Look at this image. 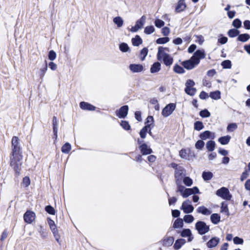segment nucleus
I'll return each instance as SVG.
<instances>
[{"mask_svg": "<svg viewBox=\"0 0 250 250\" xmlns=\"http://www.w3.org/2000/svg\"><path fill=\"white\" fill-rule=\"evenodd\" d=\"M10 160V166L16 173L19 175L22 164V155L20 144V139L17 136H14L12 139L11 153Z\"/></svg>", "mask_w": 250, "mask_h": 250, "instance_id": "1", "label": "nucleus"}, {"mask_svg": "<svg viewBox=\"0 0 250 250\" xmlns=\"http://www.w3.org/2000/svg\"><path fill=\"white\" fill-rule=\"evenodd\" d=\"M195 229L199 234L203 235L209 231V226L205 222L199 221L195 225Z\"/></svg>", "mask_w": 250, "mask_h": 250, "instance_id": "2", "label": "nucleus"}, {"mask_svg": "<svg viewBox=\"0 0 250 250\" xmlns=\"http://www.w3.org/2000/svg\"><path fill=\"white\" fill-rule=\"evenodd\" d=\"M216 194L218 196L226 200H230L232 197L229 189L225 187H222L217 190L216 192Z\"/></svg>", "mask_w": 250, "mask_h": 250, "instance_id": "3", "label": "nucleus"}, {"mask_svg": "<svg viewBox=\"0 0 250 250\" xmlns=\"http://www.w3.org/2000/svg\"><path fill=\"white\" fill-rule=\"evenodd\" d=\"M146 19L145 16L144 15L142 16L139 20L136 21L135 25L131 28L130 31L131 32H136L139 29H141L145 23Z\"/></svg>", "mask_w": 250, "mask_h": 250, "instance_id": "4", "label": "nucleus"}, {"mask_svg": "<svg viewBox=\"0 0 250 250\" xmlns=\"http://www.w3.org/2000/svg\"><path fill=\"white\" fill-rule=\"evenodd\" d=\"M175 108L176 104H168L162 110V115L165 117H167L172 113Z\"/></svg>", "mask_w": 250, "mask_h": 250, "instance_id": "5", "label": "nucleus"}, {"mask_svg": "<svg viewBox=\"0 0 250 250\" xmlns=\"http://www.w3.org/2000/svg\"><path fill=\"white\" fill-rule=\"evenodd\" d=\"M182 64L187 69L190 70L198 65V62L191 57L189 60L183 62Z\"/></svg>", "mask_w": 250, "mask_h": 250, "instance_id": "6", "label": "nucleus"}, {"mask_svg": "<svg viewBox=\"0 0 250 250\" xmlns=\"http://www.w3.org/2000/svg\"><path fill=\"white\" fill-rule=\"evenodd\" d=\"M180 209L183 210L184 213L188 214L193 212L194 207L191 205L190 201L187 200L182 203Z\"/></svg>", "mask_w": 250, "mask_h": 250, "instance_id": "7", "label": "nucleus"}, {"mask_svg": "<svg viewBox=\"0 0 250 250\" xmlns=\"http://www.w3.org/2000/svg\"><path fill=\"white\" fill-rule=\"evenodd\" d=\"M169 51L168 48L163 47L162 46H159L158 47V51L157 53V59L159 61H162L165 58L168 56L169 54L167 53Z\"/></svg>", "mask_w": 250, "mask_h": 250, "instance_id": "8", "label": "nucleus"}, {"mask_svg": "<svg viewBox=\"0 0 250 250\" xmlns=\"http://www.w3.org/2000/svg\"><path fill=\"white\" fill-rule=\"evenodd\" d=\"M128 110V106L127 105L123 106L116 111V115L120 118H124L126 116Z\"/></svg>", "mask_w": 250, "mask_h": 250, "instance_id": "9", "label": "nucleus"}, {"mask_svg": "<svg viewBox=\"0 0 250 250\" xmlns=\"http://www.w3.org/2000/svg\"><path fill=\"white\" fill-rule=\"evenodd\" d=\"M199 137L202 140H206L208 139H214L215 138V135L214 132L206 130L201 133Z\"/></svg>", "mask_w": 250, "mask_h": 250, "instance_id": "10", "label": "nucleus"}, {"mask_svg": "<svg viewBox=\"0 0 250 250\" xmlns=\"http://www.w3.org/2000/svg\"><path fill=\"white\" fill-rule=\"evenodd\" d=\"M206 54L204 50H198L193 54L191 57L194 58L195 61H198V64L200 63V60L205 58Z\"/></svg>", "mask_w": 250, "mask_h": 250, "instance_id": "11", "label": "nucleus"}, {"mask_svg": "<svg viewBox=\"0 0 250 250\" xmlns=\"http://www.w3.org/2000/svg\"><path fill=\"white\" fill-rule=\"evenodd\" d=\"M23 218L26 223L30 224L35 220V214L32 211H27L24 214Z\"/></svg>", "mask_w": 250, "mask_h": 250, "instance_id": "12", "label": "nucleus"}, {"mask_svg": "<svg viewBox=\"0 0 250 250\" xmlns=\"http://www.w3.org/2000/svg\"><path fill=\"white\" fill-rule=\"evenodd\" d=\"M199 192V189L197 187H195L191 188H186L185 191L182 196L184 198H187L192 194L198 193Z\"/></svg>", "mask_w": 250, "mask_h": 250, "instance_id": "13", "label": "nucleus"}, {"mask_svg": "<svg viewBox=\"0 0 250 250\" xmlns=\"http://www.w3.org/2000/svg\"><path fill=\"white\" fill-rule=\"evenodd\" d=\"M185 171V170L183 167H176L175 171V177L176 182H177L178 181H181L182 175L184 174Z\"/></svg>", "mask_w": 250, "mask_h": 250, "instance_id": "14", "label": "nucleus"}, {"mask_svg": "<svg viewBox=\"0 0 250 250\" xmlns=\"http://www.w3.org/2000/svg\"><path fill=\"white\" fill-rule=\"evenodd\" d=\"M139 148L143 155H148L152 152V149L146 144H141Z\"/></svg>", "mask_w": 250, "mask_h": 250, "instance_id": "15", "label": "nucleus"}, {"mask_svg": "<svg viewBox=\"0 0 250 250\" xmlns=\"http://www.w3.org/2000/svg\"><path fill=\"white\" fill-rule=\"evenodd\" d=\"M130 70L133 73H139L143 70L144 67L140 64H131L129 66Z\"/></svg>", "mask_w": 250, "mask_h": 250, "instance_id": "16", "label": "nucleus"}, {"mask_svg": "<svg viewBox=\"0 0 250 250\" xmlns=\"http://www.w3.org/2000/svg\"><path fill=\"white\" fill-rule=\"evenodd\" d=\"M183 237H188V242H191L193 240V236L191 230L189 229H184L181 233Z\"/></svg>", "mask_w": 250, "mask_h": 250, "instance_id": "17", "label": "nucleus"}, {"mask_svg": "<svg viewBox=\"0 0 250 250\" xmlns=\"http://www.w3.org/2000/svg\"><path fill=\"white\" fill-rule=\"evenodd\" d=\"M174 239L171 236H165L162 240L163 245L165 247H169L172 245Z\"/></svg>", "mask_w": 250, "mask_h": 250, "instance_id": "18", "label": "nucleus"}, {"mask_svg": "<svg viewBox=\"0 0 250 250\" xmlns=\"http://www.w3.org/2000/svg\"><path fill=\"white\" fill-rule=\"evenodd\" d=\"M80 107L83 110L93 111L95 109V107L90 104L84 102H82L80 104Z\"/></svg>", "mask_w": 250, "mask_h": 250, "instance_id": "19", "label": "nucleus"}, {"mask_svg": "<svg viewBox=\"0 0 250 250\" xmlns=\"http://www.w3.org/2000/svg\"><path fill=\"white\" fill-rule=\"evenodd\" d=\"M186 8V5L184 0H180L176 7L175 10L177 12H180L184 11Z\"/></svg>", "mask_w": 250, "mask_h": 250, "instance_id": "20", "label": "nucleus"}, {"mask_svg": "<svg viewBox=\"0 0 250 250\" xmlns=\"http://www.w3.org/2000/svg\"><path fill=\"white\" fill-rule=\"evenodd\" d=\"M197 212L205 215H209L211 213V211L204 206H201L197 209Z\"/></svg>", "mask_w": 250, "mask_h": 250, "instance_id": "21", "label": "nucleus"}, {"mask_svg": "<svg viewBox=\"0 0 250 250\" xmlns=\"http://www.w3.org/2000/svg\"><path fill=\"white\" fill-rule=\"evenodd\" d=\"M219 241V238L213 237L207 243V246L209 248L215 247L217 245Z\"/></svg>", "mask_w": 250, "mask_h": 250, "instance_id": "22", "label": "nucleus"}, {"mask_svg": "<svg viewBox=\"0 0 250 250\" xmlns=\"http://www.w3.org/2000/svg\"><path fill=\"white\" fill-rule=\"evenodd\" d=\"M210 221L214 225L218 224L221 221V217L218 213H213L210 216Z\"/></svg>", "mask_w": 250, "mask_h": 250, "instance_id": "23", "label": "nucleus"}, {"mask_svg": "<svg viewBox=\"0 0 250 250\" xmlns=\"http://www.w3.org/2000/svg\"><path fill=\"white\" fill-rule=\"evenodd\" d=\"M183 220L181 218H178L174 221L173 224V227L174 229L182 228L183 227Z\"/></svg>", "mask_w": 250, "mask_h": 250, "instance_id": "24", "label": "nucleus"}, {"mask_svg": "<svg viewBox=\"0 0 250 250\" xmlns=\"http://www.w3.org/2000/svg\"><path fill=\"white\" fill-rule=\"evenodd\" d=\"M231 139V137L229 135H227L225 136L221 137L218 139V142L223 145H225L228 144L230 140Z\"/></svg>", "mask_w": 250, "mask_h": 250, "instance_id": "25", "label": "nucleus"}, {"mask_svg": "<svg viewBox=\"0 0 250 250\" xmlns=\"http://www.w3.org/2000/svg\"><path fill=\"white\" fill-rule=\"evenodd\" d=\"M186 243V240L184 239H179L176 241L174 247L175 250L180 249L183 245Z\"/></svg>", "mask_w": 250, "mask_h": 250, "instance_id": "26", "label": "nucleus"}, {"mask_svg": "<svg viewBox=\"0 0 250 250\" xmlns=\"http://www.w3.org/2000/svg\"><path fill=\"white\" fill-rule=\"evenodd\" d=\"M161 69V64L158 62L153 63L150 68V72L152 73L158 72Z\"/></svg>", "mask_w": 250, "mask_h": 250, "instance_id": "27", "label": "nucleus"}, {"mask_svg": "<svg viewBox=\"0 0 250 250\" xmlns=\"http://www.w3.org/2000/svg\"><path fill=\"white\" fill-rule=\"evenodd\" d=\"M132 43L134 46H139L142 43V40L138 35H136L134 38L131 40Z\"/></svg>", "mask_w": 250, "mask_h": 250, "instance_id": "28", "label": "nucleus"}, {"mask_svg": "<svg viewBox=\"0 0 250 250\" xmlns=\"http://www.w3.org/2000/svg\"><path fill=\"white\" fill-rule=\"evenodd\" d=\"M215 147V143L213 141H209L206 143V148L208 151H212Z\"/></svg>", "mask_w": 250, "mask_h": 250, "instance_id": "29", "label": "nucleus"}, {"mask_svg": "<svg viewBox=\"0 0 250 250\" xmlns=\"http://www.w3.org/2000/svg\"><path fill=\"white\" fill-rule=\"evenodd\" d=\"M250 39V36L248 34H242L238 36L237 40L242 42H246Z\"/></svg>", "mask_w": 250, "mask_h": 250, "instance_id": "30", "label": "nucleus"}, {"mask_svg": "<svg viewBox=\"0 0 250 250\" xmlns=\"http://www.w3.org/2000/svg\"><path fill=\"white\" fill-rule=\"evenodd\" d=\"M162 61L164 62V63L166 65L170 66L173 63V60L172 57L170 55H169L168 56H167V57L163 59Z\"/></svg>", "mask_w": 250, "mask_h": 250, "instance_id": "31", "label": "nucleus"}, {"mask_svg": "<svg viewBox=\"0 0 250 250\" xmlns=\"http://www.w3.org/2000/svg\"><path fill=\"white\" fill-rule=\"evenodd\" d=\"M213 177V174L210 171H204L202 173V177L205 181L210 180Z\"/></svg>", "mask_w": 250, "mask_h": 250, "instance_id": "32", "label": "nucleus"}, {"mask_svg": "<svg viewBox=\"0 0 250 250\" xmlns=\"http://www.w3.org/2000/svg\"><path fill=\"white\" fill-rule=\"evenodd\" d=\"M176 183L177 186L176 191L179 192L181 195H182L186 189L185 187L181 185V181H178L177 182H176Z\"/></svg>", "mask_w": 250, "mask_h": 250, "instance_id": "33", "label": "nucleus"}, {"mask_svg": "<svg viewBox=\"0 0 250 250\" xmlns=\"http://www.w3.org/2000/svg\"><path fill=\"white\" fill-rule=\"evenodd\" d=\"M221 212L222 213H225L227 216H229V210L227 206V204L224 202H222L221 207Z\"/></svg>", "mask_w": 250, "mask_h": 250, "instance_id": "34", "label": "nucleus"}, {"mask_svg": "<svg viewBox=\"0 0 250 250\" xmlns=\"http://www.w3.org/2000/svg\"><path fill=\"white\" fill-rule=\"evenodd\" d=\"M71 149V145L68 143H66L62 147V151L64 153H68Z\"/></svg>", "mask_w": 250, "mask_h": 250, "instance_id": "35", "label": "nucleus"}, {"mask_svg": "<svg viewBox=\"0 0 250 250\" xmlns=\"http://www.w3.org/2000/svg\"><path fill=\"white\" fill-rule=\"evenodd\" d=\"M123 20L120 17H116L113 19V22L117 25L118 27H121L123 24Z\"/></svg>", "mask_w": 250, "mask_h": 250, "instance_id": "36", "label": "nucleus"}, {"mask_svg": "<svg viewBox=\"0 0 250 250\" xmlns=\"http://www.w3.org/2000/svg\"><path fill=\"white\" fill-rule=\"evenodd\" d=\"M185 91L187 94L193 96L195 94L196 90L193 87H186Z\"/></svg>", "mask_w": 250, "mask_h": 250, "instance_id": "37", "label": "nucleus"}, {"mask_svg": "<svg viewBox=\"0 0 250 250\" xmlns=\"http://www.w3.org/2000/svg\"><path fill=\"white\" fill-rule=\"evenodd\" d=\"M221 93L219 91L217 90L210 93L209 96L213 99L218 100L220 99Z\"/></svg>", "mask_w": 250, "mask_h": 250, "instance_id": "38", "label": "nucleus"}, {"mask_svg": "<svg viewBox=\"0 0 250 250\" xmlns=\"http://www.w3.org/2000/svg\"><path fill=\"white\" fill-rule=\"evenodd\" d=\"M148 52V49L146 47H145L141 50L139 56L141 61H144L145 60L146 57L147 55Z\"/></svg>", "mask_w": 250, "mask_h": 250, "instance_id": "39", "label": "nucleus"}, {"mask_svg": "<svg viewBox=\"0 0 250 250\" xmlns=\"http://www.w3.org/2000/svg\"><path fill=\"white\" fill-rule=\"evenodd\" d=\"M239 31L236 29H230L228 33V36L231 38H234L238 35Z\"/></svg>", "mask_w": 250, "mask_h": 250, "instance_id": "40", "label": "nucleus"}, {"mask_svg": "<svg viewBox=\"0 0 250 250\" xmlns=\"http://www.w3.org/2000/svg\"><path fill=\"white\" fill-rule=\"evenodd\" d=\"M47 70V64L46 62H45V64L44 67L42 68H41L40 69V71L39 72V76L41 79H42L43 78Z\"/></svg>", "mask_w": 250, "mask_h": 250, "instance_id": "41", "label": "nucleus"}, {"mask_svg": "<svg viewBox=\"0 0 250 250\" xmlns=\"http://www.w3.org/2000/svg\"><path fill=\"white\" fill-rule=\"evenodd\" d=\"M174 71L178 74H183L185 73L184 69L178 64H175L173 67Z\"/></svg>", "mask_w": 250, "mask_h": 250, "instance_id": "42", "label": "nucleus"}, {"mask_svg": "<svg viewBox=\"0 0 250 250\" xmlns=\"http://www.w3.org/2000/svg\"><path fill=\"white\" fill-rule=\"evenodd\" d=\"M148 129H149V125H146V126L141 130L140 135L142 138L144 139L146 138V132L148 131Z\"/></svg>", "mask_w": 250, "mask_h": 250, "instance_id": "43", "label": "nucleus"}, {"mask_svg": "<svg viewBox=\"0 0 250 250\" xmlns=\"http://www.w3.org/2000/svg\"><path fill=\"white\" fill-rule=\"evenodd\" d=\"M204 146H205V143L201 139V140H199L196 142V143L195 144V147L197 149L201 150L203 148Z\"/></svg>", "mask_w": 250, "mask_h": 250, "instance_id": "44", "label": "nucleus"}, {"mask_svg": "<svg viewBox=\"0 0 250 250\" xmlns=\"http://www.w3.org/2000/svg\"><path fill=\"white\" fill-rule=\"evenodd\" d=\"M194 38H195V42L200 45L202 44L204 42V38L202 35H194Z\"/></svg>", "mask_w": 250, "mask_h": 250, "instance_id": "45", "label": "nucleus"}, {"mask_svg": "<svg viewBox=\"0 0 250 250\" xmlns=\"http://www.w3.org/2000/svg\"><path fill=\"white\" fill-rule=\"evenodd\" d=\"M204 128V125L201 122L197 121L194 123V128L195 130L199 131Z\"/></svg>", "mask_w": 250, "mask_h": 250, "instance_id": "46", "label": "nucleus"}, {"mask_svg": "<svg viewBox=\"0 0 250 250\" xmlns=\"http://www.w3.org/2000/svg\"><path fill=\"white\" fill-rule=\"evenodd\" d=\"M184 220L187 223H191L194 221V218L191 215H186L184 217Z\"/></svg>", "mask_w": 250, "mask_h": 250, "instance_id": "47", "label": "nucleus"}, {"mask_svg": "<svg viewBox=\"0 0 250 250\" xmlns=\"http://www.w3.org/2000/svg\"><path fill=\"white\" fill-rule=\"evenodd\" d=\"M154 31L155 28L153 26H147L145 28L144 33L146 34H150L153 33Z\"/></svg>", "mask_w": 250, "mask_h": 250, "instance_id": "48", "label": "nucleus"}, {"mask_svg": "<svg viewBox=\"0 0 250 250\" xmlns=\"http://www.w3.org/2000/svg\"><path fill=\"white\" fill-rule=\"evenodd\" d=\"M169 41V39L168 37H163L158 39L156 40L157 44H164Z\"/></svg>", "mask_w": 250, "mask_h": 250, "instance_id": "49", "label": "nucleus"}, {"mask_svg": "<svg viewBox=\"0 0 250 250\" xmlns=\"http://www.w3.org/2000/svg\"><path fill=\"white\" fill-rule=\"evenodd\" d=\"M183 182L187 186H191L192 185V180L189 177H185L183 179Z\"/></svg>", "mask_w": 250, "mask_h": 250, "instance_id": "50", "label": "nucleus"}, {"mask_svg": "<svg viewBox=\"0 0 250 250\" xmlns=\"http://www.w3.org/2000/svg\"><path fill=\"white\" fill-rule=\"evenodd\" d=\"M237 128V125L236 123H231L229 124L227 126V130L228 131L232 132Z\"/></svg>", "mask_w": 250, "mask_h": 250, "instance_id": "51", "label": "nucleus"}, {"mask_svg": "<svg viewBox=\"0 0 250 250\" xmlns=\"http://www.w3.org/2000/svg\"><path fill=\"white\" fill-rule=\"evenodd\" d=\"M52 124L53 126V132L56 133L58 132V121L55 116H54L53 118Z\"/></svg>", "mask_w": 250, "mask_h": 250, "instance_id": "52", "label": "nucleus"}, {"mask_svg": "<svg viewBox=\"0 0 250 250\" xmlns=\"http://www.w3.org/2000/svg\"><path fill=\"white\" fill-rule=\"evenodd\" d=\"M154 119L151 116H148L146 120V125H150V126L153 127Z\"/></svg>", "mask_w": 250, "mask_h": 250, "instance_id": "53", "label": "nucleus"}, {"mask_svg": "<svg viewBox=\"0 0 250 250\" xmlns=\"http://www.w3.org/2000/svg\"><path fill=\"white\" fill-rule=\"evenodd\" d=\"M52 232L54 235V237L55 239V240L58 242H59V240L60 239V236L59 234L58 230L57 228L53 229H52Z\"/></svg>", "mask_w": 250, "mask_h": 250, "instance_id": "54", "label": "nucleus"}, {"mask_svg": "<svg viewBox=\"0 0 250 250\" xmlns=\"http://www.w3.org/2000/svg\"><path fill=\"white\" fill-rule=\"evenodd\" d=\"M22 185L25 187H28L30 185V180L28 177L26 176L23 178Z\"/></svg>", "mask_w": 250, "mask_h": 250, "instance_id": "55", "label": "nucleus"}, {"mask_svg": "<svg viewBox=\"0 0 250 250\" xmlns=\"http://www.w3.org/2000/svg\"><path fill=\"white\" fill-rule=\"evenodd\" d=\"M222 65L224 68H230L231 66V62L229 60H225L222 62Z\"/></svg>", "mask_w": 250, "mask_h": 250, "instance_id": "56", "label": "nucleus"}, {"mask_svg": "<svg viewBox=\"0 0 250 250\" xmlns=\"http://www.w3.org/2000/svg\"><path fill=\"white\" fill-rule=\"evenodd\" d=\"M241 21L238 19H236L234 20L232 22V25L236 28H239L241 26Z\"/></svg>", "mask_w": 250, "mask_h": 250, "instance_id": "57", "label": "nucleus"}, {"mask_svg": "<svg viewBox=\"0 0 250 250\" xmlns=\"http://www.w3.org/2000/svg\"><path fill=\"white\" fill-rule=\"evenodd\" d=\"M200 115L204 118L208 117L210 116V113L207 109H204L200 111Z\"/></svg>", "mask_w": 250, "mask_h": 250, "instance_id": "58", "label": "nucleus"}, {"mask_svg": "<svg viewBox=\"0 0 250 250\" xmlns=\"http://www.w3.org/2000/svg\"><path fill=\"white\" fill-rule=\"evenodd\" d=\"M120 50L124 52H127L129 49V47L126 43H122L120 45Z\"/></svg>", "mask_w": 250, "mask_h": 250, "instance_id": "59", "label": "nucleus"}, {"mask_svg": "<svg viewBox=\"0 0 250 250\" xmlns=\"http://www.w3.org/2000/svg\"><path fill=\"white\" fill-rule=\"evenodd\" d=\"M45 210L47 212L52 215H54L56 212L54 208L50 206H46L45 207Z\"/></svg>", "mask_w": 250, "mask_h": 250, "instance_id": "60", "label": "nucleus"}, {"mask_svg": "<svg viewBox=\"0 0 250 250\" xmlns=\"http://www.w3.org/2000/svg\"><path fill=\"white\" fill-rule=\"evenodd\" d=\"M121 125L125 130H129L130 127L128 123L125 121H122L121 122Z\"/></svg>", "mask_w": 250, "mask_h": 250, "instance_id": "61", "label": "nucleus"}, {"mask_svg": "<svg viewBox=\"0 0 250 250\" xmlns=\"http://www.w3.org/2000/svg\"><path fill=\"white\" fill-rule=\"evenodd\" d=\"M48 58L51 61H53L56 58V54L53 50L49 51Z\"/></svg>", "mask_w": 250, "mask_h": 250, "instance_id": "62", "label": "nucleus"}, {"mask_svg": "<svg viewBox=\"0 0 250 250\" xmlns=\"http://www.w3.org/2000/svg\"><path fill=\"white\" fill-rule=\"evenodd\" d=\"M164 21L160 19H157L155 21V25L156 27L158 28L162 27L163 26H164Z\"/></svg>", "mask_w": 250, "mask_h": 250, "instance_id": "63", "label": "nucleus"}, {"mask_svg": "<svg viewBox=\"0 0 250 250\" xmlns=\"http://www.w3.org/2000/svg\"><path fill=\"white\" fill-rule=\"evenodd\" d=\"M48 224L50 227V229H56V226L55 225V222L53 220H51L50 218H48L47 219Z\"/></svg>", "mask_w": 250, "mask_h": 250, "instance_id": "64", "label": "nucleus"}]
</instances>
